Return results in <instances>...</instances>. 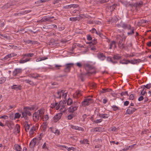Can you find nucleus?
Returning <instances> with one entry per match:
<instances>
[{
    "label": "nucleus",
    "mask_w": 151,
    "mask_h": 151,
    "mask_svg": "<svg viewBox=\"0 0 151 151\" xmlns=\"http://www.w3.org/2000/svg\"><path fill=\"white\" fill-rule=\"evenodd\" d=\"M45 110L44 109H41L38 110L37 111L34 112L33 114V119L35 122L38 121L39 118H42L43 115L44 114Z\"/></svg>",
    "instance_id": "f257e3e1"
},
{
    "label": "nucleus",
    "mask_w": 151,
    "mask_h": 151,
    "mask_svg": "<svg viewBox=\"0 0 151 151\" xmlns=\"http://www.w3.org/2000/svg\"><path fill=\"white\" fill-rule=\"evenodd\" d=\"M118 27H121L124 29H127L130 31L127 33V34L132 35L134 34V27H131L129 24H126L122 22H121L119 24L117 25Z\"/></svg>",
    "instance_id": "f03ea898"
},
{
    "label": "nucleus",
    "mask_w": 151,
    "mask_h": 151,
    "mask_svg": "<svg viewBox=\"0 0 151 151\" xmlns=\"http://www.w3.org/2000/svg\"><path fill=\"white\" fill-rule=\"evenodd\" d=\"M67 109L65 100H63V101H60L56 107V110L59 109L61 112H64L67 110Z\"/></svg>",
    "instance_id": "7ed1b4c3"
},
{
    "label": "nucleus",
    "mask_w": 151,
    "mask_h": 151,
    "mask_svg": "<svg viewBox=\"0 0 151 151\" xmlns=\"http://www.w3.org/2000/svg\"><path fill=\"white\" fill-rule=\"evenodd\" d=\"M84 66L86 70L87 71V74H93L95 73L96 71L95 68L88 63H85Z\"/></svg>",
    "instance_id": "20e7f679"
},
{
    "label": "nucleus",
    "mask_w": 151,
    "mask_h": 151,
    "mask_svg": "<svg viewBox=\"0 0 151 151\" xmlns=\"http://www.w3.org/2000/svg\"><path fill=\"white\" fill-rule=\"evenodd\" d=\"M93 102V100L90 98H87L85 99L82 102V105L85 106H86L89 105L91 104Z\"/></svg>",
    "instance_id": "39448f33"
},
{
    "label": "nucleus",
    "mask_w": 151,
    "mask_h": 151,
    "mask_svg": "<svg viewBox=\"0 0 151 151\" xmlns=\"http://www.w3.org/2000/svg\"><path fill=\"white\" fill-rule=\"evenodd\" d=\"M105 41L106 42L109 46V49H112L114 47H115V43L114 41H111L110 40L107 38H106Z\"/></svg>",
    "instance_id": "423d86ee"
},
{
    "label": "nucleus",
    "mask_w": 151,
    "mask_h": 151,
    "mask_svg": "<svg viewBox=\"0 0 151 151\" xmlns=\"http://www.w3.org/2000/svg\"><path fill=\"white\" fill-rule=\"evenodd\" d=\"M131 5L136 8H139L143 6V3L142 1H140L136 2L135 3H132Z\"/></svg>",
    "instance_id": "0eeeda50"
},
{
    "label": "nucleus",
    "mask_w": 151,
    "mask_h": 151,
    "mask_svg": "<svg viewBox=\"0 0 151 151\" xmlns=\"http://www.w3.org/2000/svg\"><path fill=\"white\" fill-rule=\"evenodd\" d=\"M58 96L57 97L58 98H60L61 95H62L63 98H64L65 99L67 95V92L64 93V92L63 90H59L57 92Z\"/></svg>",
    "instance_id": "6e6552de"
},
{
    "label": "nucleus",
    "mask_w": 151,
    "mask_h": 151,
    "mask_svg": "<svg viewBox=\"0 0 151 151\" xmlns=\"http://www.w3.org/2000/svg\"><path fill=\"white\" fill-rule=\"evenodd\" d=\"M104 128L101 127H95L91 129V132H101L104 131Z\"/></svg>",
    "instance_id": "1a4fd4ad"
},
{
    "label": "nucleus",
    "mask_w": 151,
    "mask_h": 151,
    "mask_svg": "<svg viewBox=\"0 0 151 151\" xmlns=\"http://www.w3.org/2000/svg\"><path fill=\"white\" fill-rule=\"evenodd\" d=\"M62 114L61 113L57 114L53 118V122H57L60 119Z\"/></svg>",
    "instance_id": "9d476101"
},
{
    "label": "nucleus",
    "mask_w": 151,
    "mask_h": 151,
    "mask_svg": "<svg viewBox=\"0 0 151 151\" xmlns=\"http://www.w3.org/2000/svg\"><path fill=\"white\" fill-rule=\"evenodd\" d=\"M39 143L37 142L36 138H34L31 141L29 144L30 147L32 148L34 147L36 145H38Z\"/></svg>",
    "instance_id": "9b49d317"
},
{
    "label": "nucleus",
    "mask_w": 151,
    "mask_h": 151,
    "mask_svg": "<svg viewBox=\"0 0 151 151\" xmlns=\"http://www.w3.org/2000/svg\"><path fill=\"white\" fill-rule=\"evenodd\" d=\"M22 70L21 68H16L13 72V75L14 76H16L17 74L22 73Z\"/></svg>",
    "instance_id": "f8f14e48"
},
{
    "label": "nucleus",
    "mask_w": 151,
    "mask_h": 151,
    "mask_svg": "<svg viewBox=\"0 0 151 151\" xmlns=\"http://www.w3.org/2000/svg\"><path fill=\"white\" fill-rule=\"evenodd\" d=\"M70 126L71 128L75 130L81 131H83L84 130V129L83 128L71 124Z\"/></svg>",
    "instance_id": "ddd939ff"
},
{
    "label": "nucleus",
    "mask_w": 151,
    "mask_h": 151,
    "mask_svg": "<svg viewBox=\"0 0 151 151\" xmlns=\"http://www.w3.org/2000/svg\"><path fill=\"white\" fill-rule=\"evenodd\" d=\"M136 109L134 108L129 107L128 109L126 110V114H131L134 112Z\"/></svg>",
    "instance_id": "4468645a"
},
{
    "label": "nucleus",
    "mask_w": 151,
    "mask_h": 151,
    "mask_svg": "<svg viewBox=\"0 0 151 151\" xmlns=\"http://www.w3.org/2000/svg\"><path fill=\"white\" fill-rule=\"evenodd\" d=\"M49 129L51 131L55 134L56 135H59L60 134V130L57 129H55V128H52V127H50Z\"/></svg>",
    "instance_id": "2eb2a0df"
},
{
    "label": "nucleus",
    "mask_w": 151,
    "mask_h": 151,
    "mask_svg": "<svg viewBox=\"0 0 151 151\" xmlns=\"http://www.w3.org/2000/svg\"><path fill=\"white\" fill-rule=\"evenodd\" d=\"M73 65V63H71L66 64L65 65V66H66L65 70L66 71H69L70 68Z\"/></svg>",
    "instance_id": "dca6fc26"
},
{
    "label": "nucleus",
    "mask_w": 151,
    "mask_h": 151,
    "mask_svg": "<svg viewBox=\"0 0 151 151\" xmlns=\"http://www.w3.org/2000/svg\"><path fill=\"white\" fill-rule=\"evenodd\" d=\"M129 63H131L133 64H135L140 62L141 60L139 59H137L132 60H129Z\"/></svg>",
    "instance_id": "f3484780"
},
{
    "label": "nucleus",
    "mask_w": 151,
    "mask_h": 151,
    "mask_svg": "<svg viewBox=\"0 0 151 151\" xmlns=\"http://www.w3.org/2000/svg\"><path fill=\"white\" fill-rule=\"evenodd\" d=\"M77 109V107L76 106H72L69 108L68 111L70 113H73Z\"/></svg>",
    "instance_id": "a211bd4d"
},
{
    "label": "nucleus",
    "mask_w": 151,
    "mask_h": 151,
    "mask_svg": "<svg viewBox=\"0 0 151 151\" xmlns=\"http://www.w3.org/2000/svg\"><path fill=\"white\" fill-rule=\"evenodd\" d=\"M17 54L14 53L8 54L4 57L5 60H8L9 58L16 56Z\"/></svg>",
    "instance_id": "6ab92c4d"
},
{
    "label": "nucleus",
    "mask_w": 151,
    "mask_h": 151,
    "mask_svg": "<svg viewBox=\"0 0 151 151\" xmlns=\"http://www.w3.org/2000/svg\"><path fill=\"white\" fill-rule=\"evenodd\" d=\"M37 126H33L31 129L29 131V133L30 134L32 135L33 134L34 132L36 131V130L37 129Z\"/></svg>",
    "instance_id": "aec40b11"
},
{
    "label": "nucleus",
    "mask_w": 151,
    "mask_h": 151,
    "mask_svg": "<svg viewBox=\"0 0 151 151\" xmlns=\"http://www.w3.org/2000/svg\"><path fill=\"white\" fill-rule=\"evenodd\" d=\"M98 58L101 60H103L105 58V57L102 53H100L98 55Z\"/></svg>",
    "instance_id": "412c9836"
},
{
    "label": "nucleus",
    "mask_w": 151,
    "mask_h": 151,
    "mask_svg": "<svg viewBox=\"0 0 151 151\" xmlns=\"http://www.w3.org/2000/svg\"><path fill=\"white\" fill-rule=\"evenodd\" d=\"M11 88L12 89H14L17 90L21 89V86L19 85H14L12 86Z\"/></svg>",
    "instance_id": "4be33fe9"
},
{
    "label": "nucleus",
    "mask_w": 151,
    "mask_h": 151,
    "mask_svg": "<svg viewBox=\"0 0 151 151\" xmlns=\"http://www.w3.org/2000/svg\"><path fill=\"white\" fill-rule=\"evenodd\" d=\"M99 116L100 117H101V118L106 119L108 117L109 115L108 114H99Z\"/></svg>",
    "instance_id": "5701e85b"
},
{
    "label": "nucleus",
    "mask_w": 151,
    "mask_h": 151,
    "mask_svg": "<svg viewBox=\"0 0 151 151\" xmlns=\"http://www.w3.org/2000/svg\"><path fill=\"white\" fill-rule=\"evenodd\" d=\"M118 6V5L117 4H114L112 6H109L108 8H107L108 9H118L117 7ZM118 9H119L118 8Z\"/></svg>",
    "instance_id": "b1692460"
},
{
    "label": "nucleus",
    "mask_w": 151,
    "mask_h": 151,
    "mask_svg": "<svg viewBox=\"0 0 151 151\" xmlns=\"http://www.w3.org/2000/svg\"><path fill=\"white\" fill-rule=\"evenodd\" d=\"M43 137V134L42 133H41L39 135L37 136V138H36L37 142L39 143V142H40Z\"/></svg>",
    "instance_id": "393cba45"
},
{
    "label": "nucleus",
    "mask_w": 151,
    "mask_h": 151,
    "mask_svg": "<svg viewBox=\"0 0 151 151\" xmlns=\"http://www.w3.org/2000/svg\"><path fill=\"white\" fill-rule=\"evenodd\" d=\"M48 115L47 114H46L44 115H43L42 116V118H41V119L43 120L44 121H46L48 119Z\"/></svg>",
    "instance_id": "a878e982"
},
{
    "label": "nucleus",
    "mask_w": 151,
    "mask_h": 151,
    "mask_svg": "<svg viewBox=\"0 0 151 151\" xmlns=\"http://www.w3.org/2000/svg\"><path fill=\"white\" fill-rule=\"evenodd\" d=\"M135 144H134L133 145L127 146L124 149V150H127L129 149H131L133 148L134 146L135 145Z\"/></svg>",
    "instance_id": "bb28decb"
},
{
    "label": "nucleus",
    "mask_w": 151,
    "mask_h": 151,
    "mask_svg": "<svg viewBox=\"0 0 151 151\" xmlns=\"http://www.w3.org/2000/svg\"><path fill=\"white\" fill-rule=\"evenodd\" d=\"M119 63H120L123 64H127L129 63V60H122L120 61Z\"/></svg>",
    "instance_id": "cd10ccee"
},
{
    "label": "nucleus",
    "mask_w": 151,
    "mask_h": 151,
    "mask_svg": "<svg viewBox=\"0 0 151 151\" xmlns=\"http://www.w3.org/2000/svg\"><path fill=\"white\" fill-rule=\"evenodd\" d=\"M30 59H26L25 60H19V62L20 64H23L27 62L30 61Z\"/></svg>",
    "instance_id": "c85d7f7f"
},
{
    "label": "nucleus",
    "mask_w": 151,
    "mask_h": 151,
    "mask_svg": "<svg viewBox=\"0 0 151 151\" xmlns=\"http://www.w3.org/2000/svg\"><path fill=\"white\" fill-rule=\"evenodd\" d=\"M24 127L26 132H28L30 127L29 124L27 123H26L24 124Z\"/></svg>",
    "instance_id": "c756f323"
},
{
    "label": "nucleus",
    "mask_w": 151,
    "mask_h": 151,
    "mask_svg": "<svg viewBox=\"0 0 151 151\" xmlns=\"http://www.w3.org/2000/svg\"><path fill=\"white\" fill-rule=\"evenodd\" d=\"M54 18L53 17H46L43 18H42L41 19L42 21H45L50 20L51 19Z\"/></svg>",
    "instance_id": "7c9ffc66"
},
{
    "label": "nucleus",
    "mask_w": 151,
    "mask_h": 151,
    "mask_svg": "<svg viewBox=\"0 0 151 151\" xmlns=\"http://www.w3.org/2000/svg\"><path fill=\"white\" fill-rule=\"evenodd\" d=\"M14 147L16 151H21V146L18 145H15Z\"/></svg>",
    "instance_id": "2f4dec72"
},
{
    "label": "nucleus",
    "mask_w": 151,
    "mask_h": 151,
    "mask_svg": "<svg viewBox=\"0 0 151 151\" xmlns=\"http://www.w3.org/2000/svg\"><path fill=\"white\" fill-rule=\"evenodd\" d=\"M15 130L18 133L20 132V126L18 124L16 125Z\"/></svg>",
    "instance_id": "473e14b6"
},
{
    "label": "nucleus",
    "mask_w": 151,
    "mask_h": 151,
    "mask_svg": "<svg viewBox=\"0 0 151 151\" xmlns=\"http://www.w3.org/2000/svg\"><path fill=\"white\" fill-rule=\"evenodd\" d=\"M58 103L52 104L50 105V107L52 108H55L56 109V107L58 106Z\"/></svg>",
    "instance_id": "72a5a7b5"
},
{
    "label": "nucleus",
    "mask_w": 151,
    "mask_h": 151,
    "mask_svg": "<svg viewBox=\"0 0 151 151\" xmlns=\"http://www.w3.org/2000/svg\"><path fill=\"white\" fill-rule=\"evenodd\" d=\"M73 103V101L70 98H69L67 101V105L69 106L71 105Z\"/></svg>",
    "instance_id": "f704fd0d"
},
{
    "label": "nucleus",
    "mask_w": 151,
    "mask_h": 151,
    "mask_svg": "<svg viewBox=\"0 0 151 151\" xmlns=\"http://www.w3.org/2000/svg\"><path fill=\"white\" fill-rule=\"evenodd\" d=\"M97 42V40L96 39H94L91 42H89L88 43L89 44H92L93 45H95Z\"/></svg>",
    "instance_id": "c9c22d12"
},
{
    "label": "nucleus",
    "mask_w": 151,
    "mask_h": 151,
    "mask_svg": "<svg viewBox=\"0 0 151 151\" xmlns=\"http://www.w3.org/2000/svg\"><path fill=\"white\" fill-rule=\"evenodd\" d=\"M6 81V78L5 77H2L0 78V84L4 83Z\"/></svg>",
    "instance_id": "e433bc0d"
},
{
    "label": "nucleus",
    "mask_w": 151,
    "mask_h": 151,
    "mask_svg": "<svg viewBox=\"0 0 151 151\" xmlns=\"http://www.w3.org/2000/svg\"><path fill=\"white\" fill-rule=\"evenodd\" d=\"M24 111H23L22 112V117L25 118L27 116V114L25 110V108H24Z\"/></svg>",
    "instance_id": "4c0bfd02"
},
{
    "label": "nucleus",
    "mask_w": 151,
    "mask_h": 151,
    "mask_svg": "<svg viewBox=\"0 0 151 151\" xmlns=\"http://www.w3.org/2000/svg\"><path fill=\"white\" fill-rule=\"evenodd\" d=\"M14 115V118L15 119H16L19 118L21 116V115L19 113H17L15 114Z\"/></svg>",
    "instance_id": "58836bf2"
},
{
    "label": "nucleus",
    "mask_w": 151,
    "mask_h": 151,
    "mask_svg": "<svg viewBox=\"0 0 151 151\" xmlns=\"http://www.w3.org/2000/svg\"><path fill=\"white\" fill-rule=\"evenodd\" d=\"M70 5L71 8L75 9L77 8L78 7V5L77 4H71Z\"/></svg>",
    "instance_id": "ea45409f"
},
{
    "label": "nucleus",
    "mask_w": 151,
    "mask_h": 151,
    "mask_svg": "<svg viewBox=\"0 0 151 151\" xmlns=\"http://www.w3.org/2000/svg\"><path fill=\"white\" fill-rule=\"evenodd\" d=\"M121 58V56L117 55H115L113 57L114 59L115 60H119Z\"/></svg>",
    "instance_id": "a19ab883"
},
{
    "label": "nucleus",
    "mask_w": 151,
    "mask_h": 151,
    "mask_svg": "<svg viewBox=\"0 0 151 151\" xmlns=\"http://www.w3.org/2000/svg\"><path fill=\"white\" fill-rule=\"evenodd\" d=\"M118 19L116 17H115L112 18L111 19V22H116L118 21Z\"/></svg>",
    "instance_id": "79ce46f5"
},
{
    "label": "nucleus",
    "mask_w": 151,
    "mask_h": 151,
    "mask_svg": "<svg viewBox=\"0 0 151 151\" xmlns=\"http://www.w3.org/2000/svg\"><path fill=\"white\" fill-rule=\"evenodd\" d=\"M15 115L13 114H10L9 118L11 119L14 120L15 118H14Z\"/></svg>",
    "instance_id": "37998d69"
},
{
    "label": "nucleus",
    "mask_w": 151,
    "mask_h": 151,
    "mask_svg": "<svg viewBox=\"0 0 151 151\" xmlns=\"http://www.w3.org/2000/svg\"><path fill=\"white\" fill-rule=\"evenodd\" d=\"M67 149L68 151H70L71 150H72L73 151H74L75 150V148L72 147H67Z\"/></svg>",
    "instance_id": "c03bdc74"
},
{
    "label": "nucleus",
    "mask_w": 151,
    "mask_h": 151,
    "mask_svg": "<svg viewBox=\"0 0 151 151\" xmlns=\"http://www.w3.org/2000/svg\"><path fill=\"white\" fill-rule=\"evenodd\" d=\"M42 148L43 149H46L47 148V144L46 142H45L42 146Z\"/></svg>",
    "instance_id": "a18cd8bd"
},
{
    "label": "nucleus",
    "mask_w": 151,
    "mask_h": 151,
    "mask_svg": "<svg viewBox=\"0 0 151 151\" xmlns=\"http://www.w3.org/2000/svg\"><path fill=\"white\" fill-rule=\"evenodd\" d=\"M122 3L123 4L126 6H128L129 4L130 5V4L129 3V2H128L126 1L122 2Z\"/></svg>",
    "instance_id": "49530a36"
},
{
    "label": "nucleus",
    "mask_w": 151,
    "mask_h": 151,
    "mask_svg": "<svg viewBox=\"0 0 151 151\" xmlns=\"http://www.w3.org/2000/svg\"><path fill=\"white\" fill-rule=\"evenodd\" d=\"M8 118H9L8 116L6 115L2 116L0 117V119H8Z\"/></svg>",
    "instance_id": "de8ad7c7"
},
{
    "label": "nucleus",
    "mask_w": 151,
    "mask_h": 151,
    "mask_svg": "<svg viewBox=\"0 0 151 151\" xmlns=\"http://www.w3.org/2000/svg\"><path fill=\"white\" fill-rule=\"evenodd\" d=\"M111 108L113 109V110L114 111L117 110L118 109V107L116 105H113L112 106Z\"/></svg>",
    "instance_id": "09e8293b"
},
{
    "label": "nucleus",
    "mask_w": 151,
    "mask_h": 151,
    "mask_svg": "<svg viewBox=\"0 0 151 151\" xmlns=\"http://www.w3.org/2000/svg\"><path fill=\"white\" fill-rule=\"evenodd\" d=\"M144 86L145 88L147 89H150L151 87V83L148 84Z\"/></svg>",
    "instance_id": "8fccbe9b"
},
{
    "label": "nucleus",
    "mask_w": 151,
    "mask_h": 151,
    "mask_svg": "<svg viewBox=\"0 0 151 151\" xmlns=\"http://www.w3.org/2000/svg\"><path fill=\"white\" fill-rule=\"evenodd\" d=\"M16 107V106L14 105H13L9 106V108L8 109L9 110H10L12 109H14Z\"/></svg>",
    "instance_id": "3c124183"
},
{
    "label": "nucleus",
    "mask_w": 151,
    "mask_h": 151,
    "mask_svg": "<svg viewBox=\"0 0 151 151\" xmlns=\"http://www.w3.org/2000/svg\"><path fill=\"white\" fill-rule=\"evenodd\" d=\"M77 18L76 17H70V18L69 19L70 20L72 21H75L77 20Z\"/></svg>",
    "instance_id": "603ef678"
},
{
    "label": "nucleus",
    "mask_w": 151,
    "mask_h": 151,
    "mask_svg": "<svg viewBox=\"0 0 151 151\" xmlns=\"http://www.w3.org/2000/svg\"><path fill=\"white\" fill-rule=\"evenodd\" d=\"M102 121V119H99L95 120L94 122L96 123H99L101 122Z\"/></svg>",
    "instance_id": "864d4df0"
},
{
    "label": "nucleus",
    "mask_w": 151,
    "mask_h": 151,
    "mask_svg": "<svg viewBox=\"0 0 151 151\" xmlns=\"http://www.w3.org/2000/svg\"><path fill=\"white\" fill-rule=\"evenodd\" d=\"M122 40L120 39V40L119 41V42L118 43V45L119 46V47H120L122 46V45L123 44H122Z\"/></svg>",
    "instance_id": "5fc2aeb1"
},
{
    "label": "nucleus",
    "mask_w": 151,
    "mask_h": 151,
    "mask_svg": "<svg viewBox=\"0 0 151 151\" xmlns=\"http://www.w3.org/2000/svg\"><path fill=\"white\" fill-rule=\"evenodd\" d=\"M26 44H29V43H32L33 44V41L31 40H27L24 41Z\"/></svg>",
    "instance_id": "6e6d98bb"
},
{
    "label": "nucleus",
    "mask_w": 151,
    "mask_h": 151,
    "mask_svg": "<svg viewBox=\"0 0 151 151\" xmlns=\"http://www.w3.org/2000/svg\"><path fill=\"white\" fill-rule=\"evenodd\" d=\"M63 8L65 9H68L71 8L70 5H69L66 6H63Z\"/></svg>",
    "instance_id": "4d7b16f0"
},
{
    "label": "nucleus",
    "mask_w": 151,
    "mask_h": 151,
    "mask_svg": "<svg viewBox=\"0 0 151 151\" xmlns=\"http://www.w3.org/2000/svg\"><path fill=\"white\" fill-rule=\"evenodd\" d=\"M88 140L87 139H84L82 141V143H83V144H88Z\"/></svg>",
    "instance_id": "13d9d810"
},
{
    "label": "nucleus",
    "mask_w": 151,
    "mask_h": 151,
    "mask_svg": "<svg viewBox=\"0 0 151 151\" xmlns=\"http://www.w3.org/2000/svg\"><path fill=\"white\" fill-rule=\"evenodd\" d=\"M26 108L28 110H33L35 109V107L34 106H32L31 107H26Z\"/></svg>",
    "instance_id": "bf43d9fd"
},
{
    "label": "nucleus",
    "mask_w": 151,
    "mask_h": 151,
    "mask_svg": "<svg viewBox=\"0 0 151 151\" xmlns=\"http://www.w3.org/2000/svg\"><path fill=\"white\" fill-rule=\"evenodd\" d=\"M39 76V75L37 74H33L31 75L32 77L34 78H36L37 77Z\"/></svg>",
    "instance_id": "052dcab7"
},
{
    "label": "nucleus",
    "mask_w": 151,
    "mask_h": 151,
    "mask_svg": "<svg viewBox=\"0 0 151 151\" xmlns=\"http://www.w3.org/2000/svg\"><path fill=\"white\" fill-rule=\"evenodd\" d=\"M146 93V91L144 90V89H143L141 91L140 94L142 95H144Z\"/></svg>",
    "instance_id": "680f3d73"
},
{
    "label": "nucleus",
    "mask_w": 151,
    "mask_h": 151,
    "mask_svg": "<svg viewBox=\"0 0 151 151\" xmlns=\"http://www.w3.org/2000/svg\"><path fill=\"white\" fill-rule=\"evenodd\" d=\"M90 50H96V48L94 46H91L90 47Z\"/></svg>",
    "instance_id": "e2e57ef3"
},
{
    "label": "nucleus",
    "mask_w": 151,
    "mask_h": 151,
    "mask_svg": "<svg viewBox=\"0 0 151 151\" xmlns=\"http://www.w3.org/2000/svg\"><path fill=\"white\" fill-rule=\"evenodd\" d=\"M121 94L122 96L127 95H128V92L127 91L122 92L121 93Z\"/></svg>",
    "instance_id": "0e129e2a"
},
{
    "label": "nucleus",
    "mask_w": 151,
    "mask_h": 151,
    "mask_svg": "<svg viewBox=\"0 0 151 151\" xmlns=\"http://www.w3.org/2000/svg\"><path fill=\"white\" fill-rule=\"evenodd\" d=\"M34 55V53H27V57H32Z\"/></svg>",
    "instance_id": "69168bd1"
},
{
    "label": "nucleus",
    "mask_w": 151,
    "mask_h": 151,
    "mask_svg": "<svg viewBox=\"0 0 151 151\" xmlns=\"http://www.w3.org/2000/svg\"><path fill=\"white\" fill-rule=\"evenodd\" d=\"M25 110L27 114V115H28L29 116H31V113L30 111L26 109H25Z\"/></svg>",
    "instance_id": "338daca9"
},
{
    "label": "nucleus",
    "mask_w": 151,
    "mask_h": 151,
    "mask_svg": "<svg viewBox=\"0 0 151 151\" xmlns=\"http://www.w3.org/2000/svg\"><path fill=\"white\" fill-rule=\"evenodd\" d=\"M73 117V115H69L68 116V119L69 120H70Z\"/></svg>",
    "instance_id": "774afa93"
}]
</instances>
